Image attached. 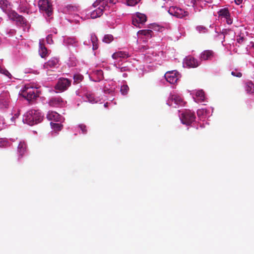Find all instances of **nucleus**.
Wrapping results in <instances>:
<instances>
[{"mask_svg":"<svg viewBox=\"0 0 254 254\" xmlns=\"http://www.w3.org/2000/svg\"><path fill=\"white\" fill-rule=\"evenodd\" d=\"M79 127L82 131V133L85 134L87 132L86 127V126L83 124H81L79 125Z\"/></svg>","mask_w":254,"mask_h":254,"instance_id":"obj_36","label":"nucleus"},{"mask_svg":"<svg viewBox=\"0 0 254 254\" xmlns=\"http://www.w3.org/2000/svg\"><path fill=\"white\" fill-rule=\"evenodd\" d=\"M91 18H92V19H94V18H95V16H94L93 14H91Z\"/></svg>","mask_w":254,"mask_h":254,"instance_id":"obj_45","label":"nucleus"},{"mask_svg":"<svg viewBox=\"0 0 254 254\" xmlns=\"http://www.w3.org/2000/svg\"><path fill=\"white\" fill-rule=\"evenodd\" d=\"M196 29L199 33H205L207 31V29L203 25L197 26Z\"/></svg>","mask_w":254,"mask_h":254,"instance_id":"obj_31","label":"nucleus"},{"mask_svg":"<svg viewBox=\"0 0 254 254\" xmlns=\"http://www.w3.org/2000/svg\"><path fill=\"white\" fill-rule=\"evenodd\" d=\"M85 97L87 101L92 103H94L95 97L93 94L87 93Z\"/></svg>","mask_w":254,"mask_h":254,"instance_id":"obj_32","label":"nucleus"},{"mask_svg":"<svg viewBox=\"0 0 254 254\" xmlns=\"http://www.w3.org/2000/svg\"><path fill=\"white\" fill-rule=\"evenodd\" d=\"M39 54L40 56L43 58L46 57L47 55V50L41 42H40L39 43Z\"/></svg>","mask_w":254,"mask_h":254,"instance_id":"obj_22","label":"nucleus"},{"mask_svg":"<svg viewBox=\"0 0 254 254\" xmlns=\"http://www.w3.org/2000/svg\"><path fill=\"white\" fill-rule=\"evenodd\" d=\"M129 90V87L127 84L123 85L121 87V92L124 95H126L127 94Z\"/></svg>","mask_w":254,"mask_h":254,"instance_id":"obj_29","label":"nucleus"},{"mask_svg":"<svg viewBox=\"0 0 254 254\" xmlns=\"http://www.w3.org/2000/svg\"><path fill=\"white\" fill-rule=\"evenodd\" d=\"M185 64L189 67L194 68L197 67L200 63L193 57H188L186 59Z\"/></svg>","mask_w":254,"mask_h":254,"instance_id":"obj_13","label":"nucleus"},{"mask_svg":"<svg viewBox=\"0 0 254 254\" xmlns=\"http://www.w3.org/2000/svg\"><path fill=\"white\" fill-rule=\"evenodd\" d=\"M83 79V76L79 73L75 74L73 76L74 82L76 83L81 82Z\"/></svg>","mask_w":254,"mask_h":254,"instance_id":"obj_28","label":"nucleus"},{"mask_svg":"<svg viewBox=\"0 0 254 254\" xmlns=\"http://www.w3.org/2000/svg\"><path fill=\"white\" fill-rule=\"evenodd\" d=\"M70 85V80L66 78L61 77L59 79L55 88L60 92H63L67 90Z\"/></svg>","mask_w":254,"mask_h":254,"instance_id":"obj_4","label":"nucleus"},{"mask_svg":"<svg viewBox=\"0 0 254 254\" xmlns=\"http://www.w3.org/2000/svg\"><path fill=\"white\" fill-rule=\"evenodd\" d=\"M21 94L28 101L35 99L39 96L37 90L30 85H25L21 91Z\"/></svg>","mask_w":254,"mask_h":254,"instance_id":"obj_2","label":"nucleus"},{"mask_svg":"<svg viewBox=\"0 0 254 254\" xmlns=\"http://www.w3.org/2000/svg\"><path fill=\"white\" fill-rule=\"evenodd\" d=\"M180 119L182 124L189 126L195 121V116L193 112L186 111L181 114Z\"/></svg>","mask_w":254,"mask_h":254,"instance_id":"obj_3","label":"nucleus"},{"mask_svg":"<svg viewBox=\"0 0 254 254\" xmlns=\"http://www.w3.org/2000/svg\"><path fill=\"white\" fill-rule=\"evenodd\" d=\"M243 0H235V2L236 4L239 5L242 3Z\"/></svg>","mask_w":254,"mask_h":254,"instance_id":"obj_40","label":"nucleus"},{"mask_svg":"<svg viewBox=\"0 0 254 254\" xmlns=\"http://www.w3.org/2000/svg\"><path fill=\"white\" fill-rule=\"evenodd\" d=\"M171 101L172 102L174 101L175 104L180 105H182L183 102L182 97L176 94H173L170 96L168 100V104L170 106L172 105V103H171Z\"/></svg>","mask_w":254,"mask_h":254,"instance_id":"obj_16","label":"nucleus"},{"mask_svg":"<svg viewBox=\"0 0 254 254\" xmlns=\"http://www.w3.org/2000/svg\"><path fill=\"white\" fill-rule=\"evenodd\" d=\"M103 72L101 69H96V82L103 78Z\"/></svg>","mask_w":254,"mask_h":254,"instance_id":"obj_30","label":"nucleus"},{"mask_svg":"<svg viewBox=\"0 0 254 254\" xmlns=\"http://www.w3.org/2000/svg\"><path fill=\"white\" fill-rule=\"evenodd\" d=\"M19 116V113L18 112L16 113L13 117L11 118V120L13 121H14L16 118H17L18 116Z\"/></svg>","mask_w":254,"mask_h":254,"instance_id":"obj_38","label":"nucleus"},{"mask_svg":"<svg viewBox=\"0 0 254 254\" xmlns=\"http://www.w3.org/2000/svg\"><path fill=\"white\" fill-rule=\"evenodd\" d=\"M110 3L115 4L117 1V0H108Z\"/></svg>","mask_w":254,"mask_h":254,"instance_id":"obj_43","label":"nucleus"},{"mask_svg":"<svg viewBox=\"0 0 254 254\" xmlns=\"http://www.w3.org/2000/svg\"><path fill=\"white\" fill-rule=\"evenodd\" d=\"M114 40L113 35L111 34L105 35L103 39V41L106 43L109 44Z\"/></svg>","mask_w":254,"mask_h":254,"instance_id":"obj_27","label":"nucleus"},{"mask_svg":"<svg viewBox=\"0 0 254 254\" xmlns=\"http://www.w3.org/2000/svg\"><path fill=\"white\" fill-rule=\"evenodd\" d=\"M139 33L143 35L144 36H147V37H151L152 34L153 32L151 30L146 29V30H141L138 32Z\"/></svg>","mask_w":254,"mask_h":254,"instance_id":"obj_26","label":"nucleus"},{"mask_svg":"<svg viewBox=\"0 0 254 254\" xmlns=\"http://www.w3.org/2000/svg\"><path fill=\"white\" fill-rule=\"evenodd\" d=\"M0 72L9 77L10 73L5 69H3L0 66Z\"/></svg>","mask_w":254,"mask_h":254,"instance_id":"obj_34","label":"nucleus"},{"mask_svg":"<svg viewBox=\"0 0 254 254\" xmlns=\"http://www.w3.org/2000/svg\"><path fill=\"white\" fill-rule=\"evenodd\" d=\"M244 40V38L243 37H240L239 38L237 39V42L241 44L243 42Z\"/></svg>","mask_w":254,"mask_h":254,"instance_id":"obj_37","label":"nucleus"},{"mask_svg":"<svg viewBox=\"0 0 254 254\" xmlns=\"http://www.w3.org/2000/svg\"><path fill=\"white\" fill-rule=\"evenodd\" d=\"M218 14L219 17L225 18L227 24L232 23V20L230 18V13L227 8L220 9L218 12Z\"/></svg>","mask_w":254,"mask_h":254,"instance_id":"obj_12","label":"nucleus"},{"mask_svg":"<svg viewBox=\"0 0 254 254\" xmlns=\"http://www.w3.org/2000/svg\"><path fill=\"white\" fill-rule=\"evenodd\" d=\"M47 118L49 121L60 122L62 120L63 117L58 113L54 111L49 112L47 115Z\"/></svg>","mask_w":254,"mask_h":254,"instance_id":"obj_15","label":"nucleus"},{"mask_svg":"<svg viewBox=\"0 0 254 254\" xmlns=\"http://www.w3.org/2000/svg\"><path fill=\"white\" fill-rule=\"evenodd\" d=\"M9 17L14 20L16 21L17 24L21 26L26 25V20L22 16L18 14L16 12H11Z\"/></svg>","mask_w":254,"mask_h":254,"instance_id":"obj_11","label":"nucleus"},{"mask_svg":"<svg viewBox=\"0 0 254 254\" xmlns=\"http://www.w3.org/2000/svg\"><path fill=\"white\" fill-rule=\"evenodd\" d=\"M5 144V142L2 138H0V147L3 146Z\"/></svg>","mask_w":254,"mask_h":254,"instance_id":"obj_39","label":"nucleus"},{"mask_svg":"<svg viewBox=\"0 0 254 254\" xmlns=\"http://www.w3.org/2000/svg\"><path fill=\"white\" fill-rule=\"evenodd\" d=\"M91 41H92V43L93 44V49L94 50L95 46V41H94V39L92 37L91 38Z\"/></svg>","mask_w":254,"mask_h":254,"instance_id":"obj_41","label":"nucleus"},{"mask_svg":"<svg viewBox=\"0 0 254 254\" xmlns=\"http://www.w3.org/2000/svg\"><path fill=\"white\" fill-rule=\"evenodd\" d=\"M93 6L94 7H95V2H94V3H93Z\"/></svg>","mask_w":254,"mask_h":254,"instance_id":"obj_46","label":"nucleus"},{"mask_svg":"<svg viewBox=\"0 0 254 254\" xmlns=\"http://www.w3.org/2000/svg\"><path fill=\"white\" fill-rule=\"evenodd\" d=\"M107 2L105 0H96V18L103 14Z\"/></svg>","mask_w":254,"mask_h":254,"instance_id":"obj_10","label":"nucleus"},{"mask_svg":"<svg viewBox=\"0 0 254 254\" xmlns=\"http://www.w3.org/2000/svg\"><path fill=\"white\" fill-rule=\"evenodd\" d=\"M43 116L38 110H31L24 116L23 121L30 126L40 123L43 120Z\"/></svg>","mask_w":254,"mask_h":254,"instance_id":"obj_1","label":"nucleus"},{"mask_svg":"<svg viewBox=\"0 0 254 254\" xmlns=\"http://www.w3.org/2000/svg\"><path fill=\"white\" fill-rule=\"evenodd\" d=\"M245 90L247 93L253 94L254 93V84L252 81H248L246 83Z\"/></svg>","mask_w":254,"mask_h":254,"instance_id":"obj_21","label":"nucleus"},{"mask_svg":"<svg viewBox=\"0 0 254 254\" xmlns=\"http://www.w3.org/2000/svg\"><path fill=\"white\" fill-rule=\"evenodd\" d=\"M51 125L52 127L54 129V130L58 131L61 130L63 126L60 123H51Z\"/></svg>","mask_w":254,"mask_h":254,"instance_id":"obj_25","label":"nucleus"},{"mask_svg":"<svg viewBox=\"0 0 254 254\" xmlns=\"http://www.w3.org/2000/svg\"><path fill=\"white\" fill-rule=\"evenodd\" d=\"M9 102L8 94L4 93L0 96V104L2 108H7Z\"/></svg>","mask_w":254,"mask_h":254,"instance_id":"obj_19","label":"nucleus"},{"mask_svg":"<svg viewBox=\"0 0 254 254\" xmlns=\"http://www.w3.org/2000/svg\"><path fill=\"white\" fill-rule=\"evenodd\" d=\"M252 47L254 49V44L252 45Z\"/></svg>","mask_w":254,"mask_h":254,"instance_id":"obj_48","label":"nucleus"},{"mask_svg":"<svg viewBox=\"0 0 254 254\" xmlns=\"http://www.w3.org/2000/svg\"><path fill=\"white\" fill-rule=\"evenodd\" d=\"M38 5L40 9L42 10L50 16L52 13V5L48 0H40L38 2Z\"/></svg>","mask_w":254,"mask_h":254,"instance_id":"obj_7","label":"nucleus"},{"mask_svg":"<svg viewBox=\"0 0 254 254\" xmlns=\"http://www.w3.org/2000/svg\"><path fill=\"white\" fill-rule=\"evenodd\" d=\"M49 105L54 107H59L62 106L64 104L63 99L59 97H54L50 99L49 102Z\"/></svg>","mask_w":254,"mask_h":254,"instance_id":"obj_17","label":"nucleus"},{"mask_svg":"<svg viewBox=\"0 0 254 254\" xmlns=\"http://www.w3.org/2000/svg\"><path fill=\"white\" fill-rule=\"evenodd\" d=\"M51 40L52 41V37L49 35L47 37V41L48 42V43H49V41Z\"/></svg>","mask_w":254,"mask_h":254,"instance_id":"obj_42","label":"nucleus"},{"mask_svg":"<svg viewBox=\"0 0 254 254\" xmlns=\"http://www.w3.org/2000/svg\"><path fill=\"white\" fill-rule=\"evenodd\" d=\"M168 12L172 15L177 18H182L188 15V11L176 6L170 7L168 10Z\"/></svg>","mask_w":254,"mask_h":254,"instance_id":"obj_5","label":"nucleus"},{"mask_svg":"<svg viewBox=\"0 0 254 254\" xmlns=\"http://www.w3.org/2000/svg\"><path fill=\"white\" fill-rule=\"evenodd\" d=\"M127 70V67H122L121 68V71L123 72Z\"/></svg>","mask_w":254,"mask_h":254,"instance_id":"obj_44","label":"nucleus"},{"mask_svg":"<svg viewBox=\"0 0 254 254\" xmlns=\"http://www.w3.org/2000/svg\"><path fill=\"white\" fill-rule=\"evenodd\" d=\"M231 74L234 76H236V77H241L242 76V73L240 72L237 71V70H236L235 71H232Z\"/></svg>","mask_w":254,"mask_h":254,"instance_id":"obj_35","label":"nucleus"},{"mask_svg":"<svg viewBox=\"0 0 254 254\" xmlns=\"http://www.w3.org/2000/svg\"><path fill=\"white\" fill-rule=\"evenodd\" d=\"M27 145L24 141H20L17 146V152L19 154V158L23 157L27 151Z\"/></svg>","mask_w":254,"mask_h":254,"instance_id":"obj_18","label":"nucleus"},{"mask_svg":"<svg viewBox=\"0 0 254 254\" xmlns=\"http://www.w3.org/2000/svg\"><path fill=\"white\" fill-rule=\"evenodd\" d=\"M196 97L198 98L197 100L199 102H203L205 100V94L204 92L202 90H199L196 91L195 93Z\"/></svg>","mask_w":254,"mask_h":254,"instance_id":"obj_24","label":"nucleus"},{"mask_svg":"<svg viewBox=\"0 0 254 254\" xmlns=\"http://www.w3.org/2000/svg\"><path fill=\"white\" fill-rule=\"evenodd\" d=\"M129 57L130 56L128 52L122 51L116 52L112 56V58L115 60H117L119 58H127Z\"/></svg>","mask_w":254,"mask_h":254,"instance_id":"obj_20","label":"nucleus"},{"mask_svg":"<svg viewBox=\"0 0 254 254\" xmlns=\"http://www.w3.org/2000/svg\"><path fill=\"white\" fill-rule=\"evenodd\" d=\"M140 0H126L127 3L129 6H134L137 4Z\"/></svg>","mask_w":254,"mask_h":254,"instance_id":"obj_33","label":"nucleus"},{"mask_svg":"<svg viewBox=\"0 0 254 254\" xmlns=\"http://www.w3.org/2000/svg\"><path fill=\"white\" fill-rule=\"evenodd\" d=\"M147 20L146 15L140 13H137L132 19V24L136 27L141 28L140 25L143 24Z\"/></svg>","mask_w":254,"mask_h":254,"instance_id":"obj_8","label":"nucleus"},{"mask_svg":"<svg viewBox=\"0 0 254 254\" xmlns=\"http://www.w3.org/2000/svg\"><path fill=\"white\" fill-rule=\"evenodd\" d=\"M214 55V53L212 50H205L200 54L199 59L201 61L210 60Z\"/></svg>","mask_w":254,"mask_h":254,"instance_id":"obj_14","label":"nucleus"},{"mask_svg":"<svg viewBox=\"0 0 254 254\" xmlns=\"http://www.w3.org/2000/svg\"><path fill=\"white\" fill-rule=\"evenodd\" d=\"M200 112V111H197V114L199 115Z\"/></svg>","mask_w":254,"mask_h":254,"instance_id":"obj_47","label":"nucleus"},{"mask_svg":"<svg viewBox=\"0 0 254 254\" xmlns=\"http://www.w3.org/2000/svg\"><path fill=\"white\" fill-rule=\"evenodd\" d=\"M12 5L7 0H0V8L9 16L11 12L14 11L12 10Z\"/></svg>","mask_w":254,"mask_h":254,"instance_id":"obj_9","label":"nucleus"},{"mask_svg":"<svg viewBox=\"0 0 254 254\" xmlns=\"http://www.w3.org/2000/svg\"><path fill=\"white\" fill-rule=\"evenodd\" d=\"M164 76L166 80L171 84H175L181 77L180 74L177 70L167 71Z\"/></svg>","mask_w":254,"mask_h":254,"instance_id":"obj_6","label":"nucleus"},{"mask_svg":"<svg viewBox=\"0 0 254 254\" xmlns=\"http://www.w3.org/2000/svg\"><path fill=\"white\" fill-rule=\"evenodd\" d=\"M58 64V60L56 59L53 58L48 61L46 64L45 66L48 67H54Z\"/></svg>","mask_w":254,"mask_h":254,"instance_id":"obj_23","label":"nucleus"}]
</instances>
